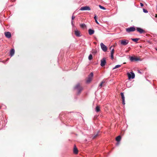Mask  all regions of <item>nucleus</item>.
Wrapping results in <instances>:
<instances>
[{"mask_svg":"<svg viewBox=\"0 0 157 157\" xmlns=\"http://www.w3.org/2000/svg\"><path fill=\"white\" fill-rule=\"evenodd\" d=\"M140 6H141L142 7L144 6V4L142 3H140Z\"/></svg>","mask_w":157,"mask_h":157,"instance_id":"32","label":"nucleus"},{"mask_svg":"<svg viewBox=\"0 0 157 157\" xmlns=\"http://www.w3.org/2000/svg\"><path fill=\"white\" fill-rule=\"evenodd\" d=\"M74 32H75V34L76 36H81V35H80V33L79 31L78 30H75Z\"/></svg>","mask_w":157,"mask_h":157,"instance_id":"13","label":"nucleus"},{"mask_svg":"<svg viewBox=\"0 0 157 157\" xmlns=\"http://www.w3.org/2000/svg\"><path fill=\"white\" fill-rule=\"evenodd\" d=\"M114 52V49L113 48L112 49L111 52V54L113 55Z\"/></svg>","mask_w":157,"mask_h":157,"instance_id":"26","label":"nucleus"},{"mask_svg":"<svg viewBox=\"0 0 157 157\" xmlns=\"http://www.w3.org/2000/svg\"><path fill=\"white\" fill-rule=\"evenodd\" d=\"M92 53L93 54H95L97 53V51L95 50H93L92 52Z\"/></svg>","mask_w":157,"mask_h":157,"instance_id":"23","label":"nucleus"},{"mask_svg":"<svg viewBox=\"0 0 157 157\" xmlns=\"http://www.w3.org/2000/svg\"><path fill=\"white\" fill-rule=\"evenodd\" d=\"M98 136V133L97 134H96L93 137V139H94L95 138H96V137Z\"/></svg>","mask_w":157,"mask_h":157,"instance_id":"28","label":"nucleus"},{"mask_svg":"<svg viewBox=\"0 0 157 157\" xmlns=\"http://www.w3.org/2000/svg\"><path fill=\"white\" fill-rule=\"evenodd\" d=\"M95 22H96V23H97L98 24H99V23H98L97 19L95 20Z\"/></svg>","mask_w":157,"mask_h":157,"instance_id":"33","label":"nucleus"},{"mask_svg":"<svg viewBox=\"0 0 157 157\" xmlns=\"http://www.w3.org/2000/svg\"><path fill=\"white\" fill-rule=\"evenodd\" d=\"M136 29L138 32L140 33H145V31L142 29L140 28H137Z\"/></svg>","mask_w":157,"mask_h":157,"instance_id":"12","label":"nucleus"},{"mask_svg":"<svg viewBox=\"0 0 157 157\" xmlns=\"http://www.w3.org/2000/svg\"><path fill=\"white\" fill-rule=\"evenodd\" d=\"M156 50H157V49H156Z\"/></svg>","mask_w":157,"mask_h":157,"instance_id":"36","label":"nucleus"},{"mask_svg":"<svg viewBox=\"0 0 157 157\" xmlns=\"http://www.w3.org/2000/svg\"><path fill=\"white\" fill-rule=\"evenodd\" d=\"M131 74L128 73H127V75H128V78L129 79H130V78L133 79L135 78V74L133 73L132 72H131Z\"/></svg>","mask_w":157,"mask_h":157,"instance_id":"6","label":"nucleus"},{"mask_svg":"<svg viewBox=\"0 0 157 157\" xmlns=\"http://www.w3.org/2000/svg\"><path fill=\"white\" fill-rule=\"evenodd\" d=\"M111 58L112 59H113V55H112V54H111Z\"/></svg>","mask_w":157,"mask_h":157,"instance_id":"30","label":"nucleus"},{"mask_svg":"<svg viewBox=\"0 0 157 157\" xmlns=\"http://www.w3.org/2000/svg\"><path fill=\"white\" fill-rule=\"evenodd\" d=\"M94 18L95 20L97 19V17L96 15H95V16L94 17Z\"/></svg>","mask_w":157,"mask_h":157,"instance_id":"31","label":"nucleus"},{"mask_svg":"<svg viewBox=\"0 0 157 157\" xmlns=\"http://www.w3.org/2000/svg\"><path fill=\"white\" fill-rule=\"evenodd\" d=\"M75 18V16H74L73 15L72 16V21H71V23H72V24L73 25V21L72 20H73Z\"/></svg>","mask_w":157,"mask_h":157,"instance_id":"27","label":"nucleus"},{"mask_svg":"<svg viewBox=\"0 0 157 157\" xmlns=\"http://www.w3.org/2000/svg\"><path fill=\"white\" fill-rule=\"evenodd\" d=\"M143 10L144 12L145 13H147L148 12L145 9H143Z\"/></svg>","mask_w":157,"mask_h":157,"instance_id":"29","label":"nucleus"},{"mask_svg":"<svg viewBox=\"0 0 157 157\" xmlns=\"http://www.w3.org/2000/svg\"><path fill=\"white\" fill-rule=\"evenodd\" d=\"M80 10H90V8L88 6H86L81 7Z\"/></svg>","mask_w":157,"mask_h":157,"instance_id":"8","label":"nucleus"},{"mask_svg":"<svg viewBox=\"0 0 157 157\" xmlns=\"http://www.w3.org/2000/svg\"><path fill=\"white\" fill-rule=\"evenodd\" d=\"M93 76V74L91 72L88 75V78L86 79V82L87 83H90L92 80Z\"/></svg>","mask_w":157,"mask_h":157,"instance_id":"2","label":"nucleus"},{"mask_svg":"<svg viewBox=\"0 0 157 157\" xmlns=\"http://www.w3.org/2000/svg\"><path fill=\"white\" fill-rule=\"evenodd\" d=\"M121 44L122 45H125L128 44L129 42V41L128 40L124 39L120 40Z\"/></svg>","mask_w":157,"mask_h":157,"instance_id":"3","label":"nucleus"},{"mask_svg":"<svg viewBox=\"0 0 157 157\" xmlns=\"http://www.w3.org/2000/svg\"><path fill=\"white\" fill-rule=\"evenodd\" d=\"M136 30L135 27H131L126 29V30L127 32L129 33L131 32L134 31Z\"/></svg>","mask_w":157,"mask_h":157,"instance_id":"4","label":"nucleus"},{"mask_svg":"<svg viewBox=\"0 0 157 157\" xmlns=\"http://www.w3.org/2000/svg\"><path fill=\"white\" fill-rule=\"evenodd\" d=\"M121 66V65H116V66L114 67V68H113V69H116V68H119V67H120Z\"/></svg>","mask_w":157,"mask_h":157,"instance_id":"22","label":"nucleus"},{"mask_svg":"<svg viewBox=\"0 0 157 157\" xmlns=\"http://www.w3.org/2000/svg\"><path fill=\"white\" fill-rule=\"evenodd\" d=\"M130 60L132 61H137L139 60L140 59L135 57L131 56L130 57Z\"/></svg>","mask_w":157,"mask_h":157,"instance_id":"9","label":"nucleus"},{"mask_svg":"<svg viewBox=\"0 0 157 157\" xmlns=\"http://www.w3.org/2000/svg\"><path fill=\"white\" fill-rule=\"evenodd\" d=\"M94 31L93 30L90 29L88 30L89 34L90 35H92L94 33Z\"/></svg>","mask_w":157,"mask_h":157,"instance_id":"15","label":"nucleus"},{"mask_svg":"<svg viewBox=\"0 0 157 157\" xmlns=\"http://www.w3.org/2000/svg\"><path fill=\"white\" fill-rule=\"evenodd\" d=\"M89 59L90 60H91L92 59V56L91 54L88 57Z\"/></svg>","mask_w":157,"mask_h":157,"instance_id":"24","label":"nucleus"},{"mask_svg":"<svg viewBox=\"0 0 157 157\" xmlns=\"http://www.w3.org/2000/svg\"><path fill=\"white\" fill-rule=\"evenodd\" d=\"M100 45L102 49L105 52H106L107 50V48L102 43H101Z\"/></svg>","mask_w":157,"mask_h":157,"instance_id":"7","label":"nucleus"},{"mask_svg":"<svg viewBox=\"0 0 157 157\" xmlns=\"http://www.w3.org/2000/svg\"><path fill=\"white\" fill-rule=\"evenodd\" d=\"M106 63V61L105 58H103L101 60L100 65L101 67L104 66Z\"/></svg>","mask_w":157,"mask_h":157,"instance_id":"5","label":"nucleus"},{"mask_svg":"<svg viewBox=\"0 0 157 157\" xmlns=\"http://www.w3.org/2000/svg\"><path fill=\"white\" fill-rule=\"evenodd\" d=\"M139 39H140L139 38H135L132 39V40L134 42H137Z\"/></svg>","mask_w":157,"mask_h":157,"instance_id":"21","label":"nucleus"},{"mask_svg":"<svg viewBox=\"0 0 157 157\" xmlns=\"http://www.w3.org/2000/svg\"><path fill=\"white\" fill-rule=\"evenodd\" d=\"M112 46H111L110 48V49H111V48H112Z\"/></svg>","mask_w":157,"mask_h":157,"instance_id":"35","label":"nucleus"},{"mask_svg":"<svg viewBox=\"0 0 157 157\" xmlns=\"http://www.w3.org/2000/svg\"><path fill=\"white\" fill-rule=\"evenodd\" d=\"M73 152L75 154H77L78 153V150L75 145H74L73 149Z\"/></svg>","mask_w":157,"mask_h":157,"instance_id":"14","label":"nucleus"},{"mask_svg":"<svg viewBox=\"0 0 157 157\" xmlns=\"http://www.w3.org/2000/svg\"><path fill=\"white\" fill-rule=\"evenodd\" d=\"M4 34L8 38H10L11 37V33L10 32H5Z\"/></svg>","mask_w":157,"mask_h":157,"instance_id":"10","label":"nucleus"},{"mask_svg":"<svg viewBox=\"0 0 157 157\" xmlns=\"http://www.w3.org/2000/svg\"><path fill=\"white\" fill-rule=\"evenodd\" d=\"M75 89L78 92V94H80L83 90L82 87L79 84H78L76 85Z\"/></svg>","mask_w":157,"mask_h":157,"instance_id":"1","label":"nucleus"},{"mask_svg":"<svg viewBox=\"0 0 157 157\" xmlns=\"http://www.w3.org/2000/svg\"><path fill=\"white\" fill-rule=\"evenodd\" d=\"M105 83V81H103L101 82V83L100 84V85L99 86V88H101V87L103 86V84Z\"/></svg>","mask_w":157,"mask_h":157,"instance_id":"19","label":"nucleus"},{"mask_svg":"<svg viewBox=\"0 0 157 157\" xmlns=\"http://www.w3.org/2000/svg\"><path fill=\"white\" fill-rule=\"evenodd\" d=\"M80 26L82 28H84L86 27V25L84 24H82L80 25Z\"/></svg>","mask_w":157,"mask_h":157,"instance_id":"20","label":"nucleus"},{"mask_svg":"<svg viewBox=\"0 0 157 157\" xmlns=\"http://www.w3.org/2000/svg\"><path fill=\"white\" fill-rule=\"evenodd\" d=\"M155 17L157 18V14H156Z\"/></svg>","mask_w":157,"mask_h":157,"instance_id":"34","label":"nucleus"},{"mask_svg":"<svg viewBox=\"0 0 157 157\" xmlns=\"http://www.w3.org/2000/svg\"><path fill=\"white\" fill-rule=\"evenodd\" d=\"M99 7L101 9H103V10H105L106 9L105 7H104L100 5H99Z\"/></svg>","mask_w":157,"mask_h":157,"instance_id":"25","label":"nucleus"},{"mask_svg":"<svg viewBox=\"0 0 157 157\" xmlns=\"http://www.w3.org/2000/svg\"><path fill=\"white\" fill-rule=\"evenodd\" d=\"M14 52H15V51H14V49H11L10 51V55L11 56H13L14 55Z\"/></svg>","mask_w":157,"mask_h":157,"instance_id":"16","label":"nucleus"},{"mask_svg":"<svg viewBox=\"0 0 157 157\" xmlns=\"http://www.w3.org/2000/svg\"><path fill=\"white\" fill-rule=\"evenodd\" d=\"M95 111L97 112H98L100 111V107L99 106L97 105L95 108Z\"/></svg>","mask_w":157,"mask_h":157,"instance_id":"17","label":"nucleus"},{"mask_svg":"<svg viewBox=\"0 0 157 157\" xmlns=\"http://www.w3.org/2000/svg\"><path fill=\"white\" fill-rule=\"evenodd\" d=\"M121 98H122V104L124 105L125 104V97H124V95L123 93H121Z\"/></svg>","mask_w":157,"mask_h":157,"instance_id":"11","label":"nucleus"},{"mask_svg":"<svg viewBox=\"0 0 157 157\" xmlns=\"http://www.w3.org/2000/svg\"><path fill=\"white\" fill-rule=\"evenodd\" d=\"M121 136H119L116 137V140L117 141L119 142L121 140Z\"/></svg>","mask_w":157,"mask_h":157,"instance_id":"18","label":"nucleus"}]
</instances>
